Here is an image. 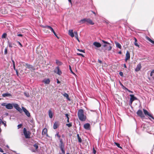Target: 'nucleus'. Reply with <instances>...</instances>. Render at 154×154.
I'll return each instance as SVG.
<instances>
[{
	"label": "nucleus",
	"mask_w": 154,
	"mask_h": 154,
	"mask_svg": "<svg viewBox=\"0 0 154 154\" xmlns=\"http://www.w3.org/2000/svg\"><path fill=\"white\" fill-rule=\"evenodd\" d=\"M79 119L81 121H84L86 119V116L84 114V111L82 109H79L78 112Z\"/></svg>",
	"instance_id": "obj_1"
},
{
	"label": "nucleus",
	"mask_w": 154,
	"mask_h": 154,
	"mask_svg": "<svg viewBox=\"0 0 154 154\" xmlns=\"http://www.w3.org/2000/svg\"><path fill=\"white\" fill-rule=\"evenodd\" d=\"M102 42L104 44L102 45V47L105 48L104 51H110L112 50V46L111 44L103 40H102Z\"/></svg>",
	"instance_id": "obj_2"
},
{
	"label": "nucleus",
	"mask_w": 154,
	"mask_h": 154,
	"mask_svg": "<svg viewBox=\"0 0 154 154\" xmlns=\"http://www.w3.org/2000/svg\"><path fill=\"white\" fill-rule=\"evenodd\" d=\"M79 22L81 24L86 23L87 24L94 25V23L89 18H84L80 20Z\"/></svg>",
	"instance_id": "obj_3"
},
{
	"label": "nucleus",
	"mask_w": 154,
	"mask_h": 154,
	"mask_svg": "<svg viewBox=\"0 0 154 154\" xmlns=\"http://www.w3.org/2000/svg\"><path fill=\"white\" fill-rule=\"evenodd\" d=\"M2 106H5L8 109H11L13 108V103H2Z\"/></svg>",
	"instance_id": "obj_4"
},
{
	"label": "nucleus",
	"mask_w": 154,
	"mask_h": 154,
	"mask_svg": "<svg viewBox=\"0 0 154 154\" xmlns=\"http://www.w3.org/2000/svg\"><path fill=\"white\" fill-rule=\"evenodd\" d=\"M23 134L26 138H30V135L31 134L30 132L28 131H27L25 128H24L23 129Z\"/></svg>",
	"instance_id": "obj_5"
},
{
	"label": "nucleus",
	"mask_w": 154,
	"mask_h": 154,
	"mask_svg": "<svg viewBox=\"0 0 154 154\" xmlns=\"http://www.w3.org/2000/svg\"><path fill=\"white\" fill-rule=\"evenodd\" d=\"M13 107L20 113H21L22 112V109L19 107V105L18 104L13 103Z\"/></svg>",
	"instance_id": "obj_6"
},
{
	"label": "nucleus",
	"mask_w": 154,
	"mask_h": 154,
	"mask_svg": "<svg viewBox=\"0 0 154 154\" xmlns=\"http://www.w3.org/2000/svg\"><path fill=\"white\" fill-rule=\"evenodd\" d=\"M54 72L59 75H60L62 74L61 71L60 69L59 66L56 67L54 71Z\"/></svg>",
	"instance_id": "obj_7"
},
{
	"label": "nucleus",
	"mask_w": 154,
	"mask_h": 154,
	"mask_svg": "<svg viewBox=\"0 0 154 154\" xmlns=\"http://www.w3.org/2000/svg\"><path fill=\"white\" fill-rule=\"evenodd\" d=\"M130 96L131 97V98L130 100V104H132L133 102L135 100H137V98L136 97H135L134 95L133 94H130Z\"/></svg>",
	"instance_id": "obj_8"
},
{
	"label": "nucleus",
	"mask_w": 154,
	"mask_h": 154,
	"mask_svg": "<svg viewBox=\"0 0 154 154\" xmlns=\"http://www.w3.org/2000/svg\"><path fill=\"white\" fill-rule=\"evenodd\" d=\"M22 108L23 110L25 112L26 116L28 117H30V114L29 112L24 107L22 106Z\"/></svg>",
	"instance_id": "obj_9"
},
{
	"label": "nucleus",
	"mask_w": 154,
	"mask_h": 154,
	"mask_svg": "<svg viewBox=\"0 0 154 154\" xmlns=\"http://www.w3.org/2000/svg\"><path fill=\"white\" fill-rule=\"evenodd\" d=\"M143 112L145 115H147L149 116L152 119H154V118L153 117L152 115L149 113L146 110L144 109H143Z\"/></svg>",
	"instance_id": "obj_10"
},
{
	"label": "nucleus",
	"mask_w": 154,
	"mask_h": 154,
	"mask_svg": "<svg viewBox=\"0 0 154 154\" xmlns=\"http://www.w3.org/2000/svg\"><path fill=\"white\" fill-rule=\"evenodd\" d=\"M137 114L138 116L141 118L144 117L143 112L141 110H139L137 112Z\"/></svg>",
	"instance_id": "obj_11"
},
{
	"label": "nucleus",
	"mask_w": 154,
	"mask_h": 154,
	"mask_svg": "<svg viewBox=\"0 0 154 154\" xmlns=\"http://www.w3.org/2000/svg\"><path fill=\"white\" fill-rule=\"evenodd\" d=\"M130 54L129 52L127 51L126 54L125 60L126 62L128 60H129L130 59Z\"/></svg>",
	"instance_id": "obj_12"
},
{
	"label": "nucleus",
	"mask_w": 154,
	"mask_h": 154,
	"mask_svg": "<svg viewBox=\"0 0 154 154\" xmlns=\"http://www.w3.org/2000/svg\"><path fill=\"white\" fill-rule=\"evenodd\" d=\"M42 26L43 28H47L48 29H50L51 30V31L52 32L54 31L53 29V28L51 26Z\"/></svg>",
	"instance_id": "obj_13"
},
{
	"label": "nucleus",
	"mask_w": 154,
	"mask_h": 154,
	"mask_svg": "<svg viewBox=\"0 0 154 154\" xmlns=\"http://www.w3.org/2000/svg\"><path fill=\"white\" fill-rule=\"evenodd\" d=\"M42 26L43 28H47L48 29H50L51 30V31L52 32L54 31L53 29V28L51 26Z\"/></svg>",
	"instance_id": "obj_14"
},
{
	"label": "nucleus",
	"mask_w": 154,
	"mask_h": 154,
	"mask_svg": "<svg viewBox=\"0 0 154 154\" xmlns=\"http://www.w3.org/2000/svg\"><path fill=\"white\" fill-rule=\"evenodd\" d=\"M141 68V64L140 63L137 65V67L135 69V70L136 72H138L140 70Z\"/></svg>",
	"instance_id": "obj_15"
},
{
	"label": "nucleus",
	"mask_w": 154,
	"mask_h": 154,
	"mask_svg": "<svg viewBox=\"0 0 154 154\" xmlns=\"http://www.w3.org/2000/svg\"><path fill=\"white\" fill-rule=\"evenodd\" d=\"M72 29H69L68 31V34L72 38L74 36V34Z\"/></svg>",
	"instance_id": "obj_16"
},
{
	"label": "nucleus",
	"mask_w": 154,
	"mask_h": 154,
	"mask_svg": "<svg viewBox=\"0 0 154 154\" xmlns=\"http://www.w3.org/2000/svg\"><path fill=\"white\" fill-rule=\"evenodd\" d=\"M93 45L97 48H100L101 47V45L100 43L97 42H94L93 43Z\"/></svg>",
	"instance_id": "obj_17"
},
{
	"label": "nucleus",
	"mask_w": 154,
	"mask_h": 154,
	"mask_svg": "<svg viewBox=\"0 0 154 154\" xmlns=\"http://www.w3.org/2000/svg\"><path fill=\"white\" fill-rule=\"evenodd\" d=\"M90 125L88 123H86L84 125V128L85 129L88 130L89 129Z\"/></svg>",
	"instance_id": "obj_18"
},
{
	"label": "nucleus",
	"mask_w": 154,
	"mask_h": 154,
	"mask_svg": "<svg viewBox=\"0 0 154 154\" xmlns=\"http://www.w3.org/2000/svg\"><path fill=\"white\" fill-rule=\"evenodd\" d=\"M43 82L45 84H48L50 83V80L49 79H45L43 80Z\"/></svg>",
	"instance_id": "obj_19"
},
{
	"label": "nucleus",
	"mask_w": 154,
	"mask_h": 154,
	"mask_svg": "<svg viewBox=\"0 0 154 154\" xmlns=\"http://www.w3.org/2000/svg\"><path fill=\"white\" fill-rule=\"evenodd\" d=\"M47 129L46 128H44L42 130V134L43 135H46L47 136H48V134H47Z\"/></svg>",
	"instance_id": "obj_20"
},
{
	"label": "nucleus",
	"mask_w": 154,
	"mask_h": 154,
	"mask_svg": "<svg viewBox=\"0 0 154 154\" xmlns=\"http://www.w3.org/2000/svg\"><path fill=\"white\" fill-rule=\"evenodd\" d=\"M11 96V94L8 93H6L2 94V96L3 97H9Z\"/></svg>",
	"instance_id": "obj_21"
},
{
	"label": "nucleus",
	"mask_w": 154,
	"mask_h": 154,
	"mask_svg": "<svg viewBox=\"0 0 154 154\" xmlns=\"http://www.w3.org/2000/svg\"><path fill=\"white\" fill-rule=\"evenodd\" d=\"M115 44L116 45V46L117 48H119L120 49H121L122 46L120 43H119V42H115Z\"/></svg>",
	"instance_id": "obj_22"
},
{
	"label": "nucleus",
	"mask_w": 154,
	"mask_h": 154,
	"mask_svg": "<svg viewBox=\"0 0 154 154\" xmlns=\"http://www.w3.org/2000/svg\"><path fill=\"white\" fill-rule=\"evenodd\" d=\"M25 65V66H26L27 68L29 69H33V67L32 65L29 64L27 63H26Z\"/></svg>",
	"instance_id": "obj_23"
},
{
	"label": "nucleus",
	"mask_w": 154,
	"mask_h": 154,
	"mask_svg": "<svg viewBox=\"0 0 154 154\" xmlns=\"http://www.w3.org/2000/svg\"><path fill=\"white\" fill-rule=\"evenodd\" d=\"M58 127V122H55L54 125H53V128L54 129H57Z\"/></svg>",
	"instance_id": "obj_24"
},
{
	"label": "nucleus",
	"mask_w": 154,
	"mask_h": 154,
	"mask_svg": "<svg viewBox=\"0 0 154 154\" xmlns=\"http://www.w3.org/2000/svg\"><path fill=\"white\" fill-rule=\"evenodd\" d=\"M48 115L49 117L50 118H52L53 117V113L51 111V110H49L48 111Z\"/></svg>",
	"instance_id": "obj_25"
},
{
	"label": "nucleus",
	"mask_w": 154,
	"mask_h": 154,
	"mask_svg": "<svg viewBox=\"0 0 154 154\" xmlns=\"http://www.w3.org/2000/svg\"><path fill=\"white\" fill-rule=\"evenodd\" d=\"M134 39L135 40L134 42V45L136 46H137L138 47H139V45L138 44V43H137V40L136 38L134 37Z\"/></svg>",
	"instance_id": "obj_26"
},
{
	"label": "nucleus",
	"mask_w": 154,
	"mask_h": 154,
	"mask_svg": "<svg viewBox=\"0 0 154 154\" xmlns=\"http://www.w3.org/2000/svg\"><path fill=\"white\" fill-rule=\"evenodd\" d=\"M63 95L64 97H66V99L69 100H70V99L69 98V95L68 94L65 93L64 94H63Z\"/></svg>",
	"instance_id": "obj_27"
},
{
	"label": "nucleus",
	"mask_w": 154,
	"mask_h": 154,
	"mask_svg": "<svg viewBox=\"0 0 154 154\" xmlns=\"http://www.w3.org/2000/svg\"><path fill=\"white\" fill-rule=\"evenodd\" d=\"M56 63L59 66L61 65L62 64L61 62L57 60H56Z\"/></svg>",
	"instance_id": "obj_28"
},
{
	"label": "nucleus",
	"mask_w": 154,
	"mask_h": 154,
	"mask_svg": "<svg viewBox=\"0 0 154 154\" xmlns=\"http://www.w3.org/2000/svg\"><path fill=\"white\" fill-rule=\"evenodd\" d=\"M59 146L60 149L64 148V144L63 143H60L59 144Z\"/></svg>",
	"instance_id": "obj_29"
},
{
	"label": "nucleus",
	"mask_w": 154,
	"mask_h": 154,
	"mask_svg": "<svg viewBox=\"0 0 154 154\" xmlns=\"http://www.w3.org/2000/svg\"><path fill=\"white\" fill-rule=\"evenodd\" d=\"M146 38L149 41L152 43L154 45V41L151 40L150 38H149L148 37H146Z\"/></svg>",
	"instance_id": "obj_30"
},
{
	"label": "nucleus",
	"mask_w": 154,
	"mask_h": 154,
	"mask_svg": "<svg viewBox=\"0 0 154 154\" xmlns=\"http://www.w3.org/2000/svg\"><path fill=\"white\" fill-rule=\"evenodd\" d=\"M65 116H66V117L67 119V122H69V115H68V114H65Z\"/></svg>",
	"instance_id": "obj_31"
},
{
	"label": "nucleus",
	"mask_w": 154,
	"mask_h": 154,
	"mask_svg": "<svg viewBox=\"0 0 154 154\" xmlns=\"http://www.w3.org/2000/svg\"><path fill=\"white\" fill-rule=\"evenodd\" d=\"M7 36V34L6 33H4L3 34V35H2V38H5L6 37V36Z\"/></svg>",
	"instance_id": "obj_32"
},
{
	"label": "nucleus",
	"mask_w": 154,
	"mask_h": 154,
	"mask_svg": "<svg viewBox=\"0 0 154 154\" xmlns=\"http://www.w3.org/2000/svg\"><path fill=\"white\" fill-rule=\"evenodd\" d=\"M115 143L118 147L120 148L121 149H122V147L121 146H120V144L119 143L115 142Z\"/></svg>",
	"instance_id": "obj_33"
},
{
	"label": "nucleus",
	"mask_w": 154,
	"mask_h": 154,
	"mask_svg": "<svg viewBox=\"0 0 154 154\" xmlns=\"http://www.w3.org/2000/svg\"><path fill=\"white\" fill-rule=\"evenodd\" d=\"M33 146L36 149H37L38 148V146L36 144L33 145Z\"/></svg>",
	"instance_id": "obj_34"
},
{
	"label": "nucleus",
	"mask_w": 154,
	"mask_h": 154,
	"mask_svg": "<svg viewBox=\"0 0 154 154\" xmlns=\"http://www.w3.org/2000/svg\"><path fill=\"white\" fill-rule=\"evenodd\" d=\"M2 124L4 125V126L5 127H6L7 125H6V121H3V122H2Z\"/></svg>",
	"instance_id": "obj_35"
},
{
	"label": "nucleus",
	"mask_w": 154,
	"mask_h": 154,
	"mask_svg": "<svg viewBox=\"0 0 154 154\" xmlns=\"http://www.w3.org/2000/svg\"><path fill=\"white\" fill-rule=\"evenodd\" d=\"M60 149L61 150L62 153L63 154H65V150H64V148H61Z\"/></svg>",
	"instance_id": "obj_36"
},
{
	"label": "nucleus",
	"mask_w": 154,
	"mask_h": 154,
	"mask_svg": "<svg viewBox=\"0 0 154 154\" xmlns=\"http://www.w3.org/2000/svg\"><path fill=\"white\" fill-rule=\"evenodd\" d=\"M66 125L68 127H71L72 126V123H70L68 124H66Z\"/></svg>",
	"instance_id": "obj_37"
},
{
	"label": "nucleus",
	"mask_w": 154,
	"mask_h": 154,
	"mask_svg": "<svg viewBox=\"0 0 154 154\" xmlns=\"http://www.w3.org/2000/svg\"><path fill=\"white\" fill-rule=\"evenodd\" d=\"M57 136L58 137L59 139L61 138H60V136L59 135L58 132L57 133V134L55 135V136Z\"/></svg>",
	"instance_id": "obj_38"
},
{
	"label": "nucleus",
	"mask_w": 154,
	"mask_h": 154,
	"mask_svg": "<svg viewBox=\"0 0 154 154\" xmlns=\"http://www.w3.org/2000/svg\"><path fill=\"white\" fill-rule=\"evenodd\" d=\"M69 69H70V72H71L73 74H75V73L73 72V71H72V69H71V66H69Z\"/></svg>",
	"instance_id": "obj_39"
},
{
	"label": "nucleus",
	"mask_w": 154,
	"mask_h": 154,
	"mask_svg": "<svg viewBox=\"0 0 154 154\" xmlns=\"http://www.w3.org/2000/svg\"><path fill=\"white\" fill-rule=\"evenodd\" d=\"M119 75L122 76L123 77V73L122 72H120L119 73Z\"/></svg>",
	"instance_id": "obj_40"
},
{
	"label": "nucleus",
	"mask_w": 154,
	"mask_h": 154,
	"mask_svg": "<svg viewBox=\"0 0 154 154\" xmlns=\"http://www.w3.org/2000/svg\"><path fill=\"white\" fill-rule=\"evenodd\" d=\"M78 139L79 142L80 143H81L82 141V140L81 138L80 137H78Z\"/></svg>",
	"instance_id": "obj_41"
},
{
	"label": "nucleus",
	"mask_w": 154,
	"mask_h": 154,
	"mask_svg": "<svg viewBox=\"0 0 154 154\" xmlns=\"http://www.w3.org/2000/svg\"><path fill=\"white\" fill-rule=\"evenodd\" d=\"M22 124H19L18 125H17V127H18V129H19L20 128H21V127H22Z\"/></svg>",
	"instance_id": "obj_42"
},
{
	"label": "nucleus",
	"mask_w": 154,
	"mask_h": 154,
	"mask_svg": "<svg viewBox=\"0 0 154 154\" xmlns=\"http://www.w3.org/2000/svg\"><path fill=\"white\" fill-rule=\"evenodd\" d=\"M126 89V90H127V91H128V92H130V93H133V92L131 91V90L128 89L127 88H125Z\"/></svg>",
	"instance_id": "obj_43"
},
{
	"label": "nucleus",
	"mask_w": 154,
	"mask_h": 154,
	"mask_svg": "<svg viewBox=\"0 0 154 154\" xmlns=\"http://www.w3.org/2000/svg\"><path fill=\"white\" fill-rule=\"evenodd\" d=\"M154 73V72L153 71V70H152V71L151 72V73H150V76H152V75H153V74Z\"/></svg>",
	"instance_id": "obj_44"
},
{
	"label": "nucleus",
	"mask_w": 154,
	"mask_h": 154,
	"mask_svg": "<svg viewBox=\"0 0 154 154\" xmlns=\"http://www.w3.org/2000/svg\"><path fill=\"white\" fill-rule=\"evenodd\" d=\"M7 54V50L6 48H5V51H4V54Z\"/></svg>",
	"instance_id": "obj_45"
},
{
	"label": "nucleus",
	"mask_w": 154,
	"mask_h": 154,
	"mask_svg": "<svg viewBox=\"0 0 154 154\" xmlns=\"http://www.w3.org/2000/svg\"><path fill=\"white\" fill-rule=\"evenodd\" d=\"M54 33V35L58 38H59L57 36V34H56V33H55V32L54 31V32H53Z\"/></svg>",
	"instance_id": "obj_46"
},
{
	"label": "nucleus",
	"mask_w": 154,
	"mask_h": 154,
	"mask_svg": "<svg viewBox=\"0 0 154 154\" xmlns=\"http://www.w3.org/2000/svg\"><path fill=\"white\" fill-rule=\"evenodd\" d=\"M77 54L78 55H79V56H82V57H84V56L82 54H81V53H77Z\"/></svg>",
	"instance_id": "obj_47"
},
{
	"label": "nucleus",
	"mask_w": 154,
	"mask_h": 154,
	"mask_svg": "<svg viewBox=\"0 0 154 154\" xmlns=\"http://www.w3.org/2000/svg\"><path fill=\"white\" fill-rule=\"evenodd\" d=\"M17 43L19 44L20 45L21 47H22V44L19 41H17Z\"/></svg>",
	"instance_id": "obj_48"
},
{
	"label": "nucleus",
	"mask_w": 154,
	"mask_h": 154,
	"mask_svg": "<svg viewBox=\"0 0 154 154\" xmlns=\"http://www.w3.org/2000/svg\"><path fill=\"white\" fill-rule=\"evenodd\" d=\"M59 140H60V143H63L62 139H61V138L60 139H59Z\"/></svg>",
	"instance_id": "obj_49"
},
{
	"label": "nucleus",
	"mask_w": 154,
	"mask_h": 154,
	"mask_svg": "<svg viewBox=\"0 0 154 154\" xmlns=\"http://www.w3.org/2000/svg\"><path fill=\"white\" fill-rule=\"evenodd\" d=\"M78 50L79 51H80L81 52H84V53L85 52L84 50H81V49H78Z\"/></svg>",
	"instance_id": "obj_50"
},
{
	"label": "nucleus",
	"mask_w": 154,
	"mask_h": 154,
	"mask_svg": "<svg viewBox=\"0 0 154 154\" xmlns=\"http://www.w3.org/2000/svg\"><path fill=\"white\" fill-rule=\"evenodd\" d=\"M75 37L77 39V40L79 42V40L78 38V35H76V36H75Z\"/></svg>",
	"instance_id": "obj_51"
},
{
	"label": "nucleus",
	"mask_w": 154,
	"mask_h": 154,
	"mask_svg": "<svg viewBox=\"0 0 154 154\" xmlns=\"http://www.w3.org/2000/svg\"><path fill=\"white\" fill-rule=\"evenodd\" d=\"M74 33V34H75V36H76V35H77V36L78 35L77 32H76V31L74 32V33Z\"/></svg>",
	"instance_id": "obj_52"
},
{
	"label": "nucleus",
	"mask_w": 154,
	"mask_h": 154,
	"mask_svg": "<svg viewBox=\"0 0 154 154\" xmlns=\"http://www.w3.org/2000/svg\"><path fill=\"white\" fill-rule=\"evenodd\" d=\"M11 60H12V63H13V66L14 65H15V62H14V61L13 60H12V59H11Z\"/></svg>",
	"instance_id": "obj_53"
},
{
	"label": "nucleus",
	"mask_w": 154,
	"mask_h": 154,
	"mask_svg": "<svg viewBox=\"0 0 154 154\" xmlns=\"http://www.w3.org/2000/svg\"><path fill=\"white\" fill-rule=\"evenodd\" d=\"M17 36L19 37H22L23 35L21 34H18L17 35Z\"/></svg>",
	"instance_id": "obj_54"
},
{
	"label": "nucleus",
	"mask_w": 154,
	"mask_h": 154,
	"mask_svg": "<svg viewBox=\"0 0 154 154\" xmlns=\"http://www.w3.org/2000/svg\"><path fill=\"white\" fill-rule=\"evenodd\" d=\"M0 152H4V151H3V150L0 147Z\"/></svg>",
	"instance_id": "obj_55"
},
{
	"label": "nucleus",
	"mask_w": 154,
	"mask_h": 154,
	"mask_svg": "<svg viewBox=\"0 0 154 154\" xmlns=\"http://www.w3.org/2000/svg\"><path fill=\"white\" fill-rule=\"evenodd\" d=\"M25 94L27 97H29V94H27L26 93H25Z\"/></svg>",
	"instance_id": "obj_56"
},
{
	"label": "nucleus",
	"mask_w": 154,
	"mask_h": 154,
	"mask_svg": "<svg viewBox=\"0 0 154 154\" xmlns=\"http://www.w3.org/2000/svg\"><path fill=\"white\" fill-rule=\"evenodd\" d=\"M93 152L94 154H95L96 152V150L94 149V148H93Z\"/></svg>",
	"instance_id": "obj_57"
},
{
	"label": "nucleus",
	"mask_w": 154,
	"mask_h": 154,
	"mask_svg": "<svg viewBox=\"0 0 154 154\" xmlns=\"http://www.w3.org/2000/svg\"><path fill=\"white\" fill-rule=\"evenodd\" d=\"M13 68H14V70H16L15 65H13ZM16 72H17V71L16 70Z\"/></svg>",
	"instance_id": "obj_58"
},
{
	"label": "nucleus",
	"mask_w": 154,
	"mask_h": 154,
	"mask_svg": "<svg viewBox=\"0 0 154 154\" xmlns=\"http://www.w3.org/2000/svg\"><path fill=\"white\" fill-rule=\"evenodd\" d=\"M5 115L6 116H8L9 115V114L8 113H7V112H6L5 113Z\"/></svg>",
	"instance_id": "obj_59"
},
{
	"label": "nucleus",
	"mask_w": 154,
	"mask_h": 154,
	"mask_svg": "<svg viewBox=\"0 0 154 154\" xmlns=\"http://www.w3.org/2000/svg\"><path fill=\"white\" fill-rule=\"evenodd\" d=\"M122 88L124 89V90H126V89L125 88H127L125 87L124 85L122 87Z\"/></svg>",
	"instance_id": "obj_60"
},
{
	"label": "nucleus",
	"mask_w": 154,
	"mask_h": 154,
	"mask_svg": "<svg viewBox=\"0 0 154 154\" xmlns=\"http://www.w3.org/2000/svg\"><path fill=\"white\" fill-rule=\"evenodd\" d=\"M3 121H2V119H0V124H1L2 123V122Z\"/></svg>",
	"instance_id": "obj_61"
},
{
	"label": "nucleus",
	"mask_w": 154,
	"mask_h": 154,
	"mask_svg": "<svg viewBox=\"0 0 154 154\" xmlns=\"http://www.w3.org/2000/svg\"><path fill=\"white\" fill-rule=\"evenodd\" d=\"M98 61L99 63H102V61L100 60H98Z\"/></svg>",
	"instance_id": "obj_62"
},
{
	"label": "nucleus",
	"mask_w": 154,
	"mask_h": 154,
	"mask_svg": "<svg viewBox=\"0 0 154 154\" xmlns=\"http://www.w3.org/2000/svg\"><path fill=\"white\" fill-rule=\"evenodd\" d=\"M124 67L125 68H127V66L126 65V64H124Z\"/></svg>",
	"instance_id": "obj_63"
},
{
	"label": "nucleus",
	"mask_w": 154,
	"mask_h": 154,
	"mask_svg": "<svg viewBox=\"0 0 154 154\" xmlns=\"http://www.w3.org/2000/svg\"><path fill=\"white\" fill-rule=\"evenodd\" d=\"M57 83L58 84L60 83V82L58 80V79H57Z\"/></svg>",
	"instance_id": "obj_64"
}]
</instances>
